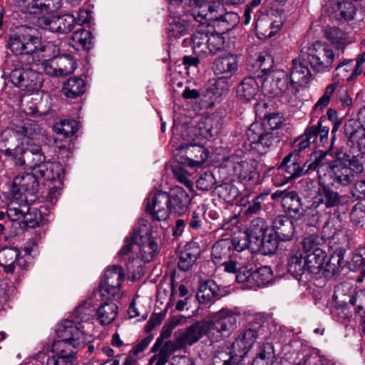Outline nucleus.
Instances as JSON below:
<instances>
[{"instance_id": "1", "label": "nucleus", "mask_w": 365, "mask_h": 365, "mask_svg": "<svg viewBox=\"0 0 365 365\" xmlns=\"http://www.w3.org/2000/svg\"><path fill=\"white\" fill-rule=\"evenodd\" d=\"M325 156V153H316L312 155L309 160H307L301 165L298 162L299 159L298 153H290L284 158L278 166V169L282 170L287 180H294L316 170H317L319 163L324 160Z\"/></svg>"}, {"instance_id": "2", "label": "nucleus", "mask_w": 365, "mask_h": 365, "mask_svg": "<svg viewBox=\"0 0 365 365\" xmlns=\"http://www.w3.org/2000/svg\"><path fill=\"white\" fill-rule=\"evenodd\" d=\"M324 160L319 163L317 168L319 178L328 177L331 180L332 185L346 186L352 183L355 180V175L351 168H349L341 158V154H338L336 158L330 163H324Z\"/></svg>"}, {"instance_id": "3", "label": "nucleus", "mask_w": 365, "mask_h": 365, "mask_svg": "<svg viewBox=\"0 0 365 365\" xmlns=\"http://www.w3.org/2000/svg\"><path fill=\"white\" fill-rule=\"evenodd\" d=\"M246 135L250 149L260 155L269 152L280 141L277 133H269L258 122L250 125Z\"/></svg>"}, {"instance_id": "4", "label": "nucleus", "mask_w": 365, "mask_h": 365, "mask_svg": "<svg viewBox=\"0 0 365 365\" xmlns=\"http://www.w3.org/2000/svg\"><path fill=\"white\" fill-rule=\"evenodd\" d=\"M31 29H24L10 36L7 46L15 55H35L44 52L46 46L41 44L40 38L32 34Z\"/></svg>"}, {"instance_id": "5", "label": "nucleus", "mask_w": 365, "mask_h": 365, "mask_svg": "<svg viewBox=\"0 0 365 365\" xmlns=\"http://www.w3.org/2000/svg\"><path fill=\"white\" fill-rule=\"evenodd\" d=\"M193 50L197 55L215 54L225 47V38L219 32H210L207 28H200L192 35Z\"/></svg>"}, {"instance_id": "6", "label": "nucleus", "mask_w": 365, "mask_h": 365, "mask_svg": "<svg viewBox=\"0 0 365 365\" xmlns=\"http://www.w3.org/2000/svg\"><path fill=\"white\" fill-rule=\"evenodd\" d=\"M302 53L314 71L325 73L332 68L335 54L329 45L317 41L307 49V52Z\"/></svg>"}, {"instance_id": "7", "label": "nucleus", "mask_w": 365, "mask_h": 365, "mask_svg": "<svg viewBox=\"0 0 365 365\" xmlns=\"http://www.w3.org/2000/svg\"><path fill=\"white\" fill-rule=\"evenodd\" d=\"M210 334L212 342H219L228 338L237 324V315L227 309H222L217 312L210 322Z\"/></svg>"}, {"instance_id": "8", "label": "nucleus", "mask_w": 365, "mask_h": 365, "mask_svg": "<svg viewBox=\"0 0 365 365\" xmlns=\"http://www.w3.org/2000/svg\"><path fill=\"white\" fill-rule=\"evenodd\" d=\"M43 71L53 77H62L71 74L76 68L74 58L69 54L55 56L41 63Z\"/></svg>"}, {"instance_id": "9", "label": "nucleus", "mask_w": 365, "mask_h": 365, "mask_svg": "<svg viewBox=\"0 0 365 365\" xmlns=\"http://www.w3.org/2000/svg\"><path fill=\"white\" fill-rule=\"evenodd\" d=\"M11 82L21 89L33 91L42 83L41 74L34 69L21 68L14 69L9 75Z\"/></svg>"}, {"instance_id": "10", "label": "nucleus", "mask_w": 365, "mask_h": 365, "mask_svg": "<svg viewBox=\"0 0 365 365\" xmlns=\"http://www.w3.org/2000/svg\"><path fill=\"white\" fill-rule=\"evenodd\" d=\"M72 320L65 319L56 327V335L58 339L53 342H73L80 341L81 342H91L92 336L86 334L81 330V328L74 324Z\"/></svg>"}, {"instance_id": "11", "label": "nucleus", "mask_w": 365, "mask_h": 365, "mask_svg": "<svg viewBox=\"0 0 365 365\" xmlns=\"http://www.w3.org/2000/svg\"><path fill=\"white\" fill-rule=\"evenodd\" d=\"M125 279L123 267L120 265L109 267L101 281L100 289L102 296L115 297L119 294L122 282Z\"/></svg>"}, {"instance_id": "12", "label": "nucleus", "mask_w": 365, "mask_h": 365, "mask_svg": "<svg viewBox=\"0 0 365 365\" xmlns=\"http://www.w3.org/2000/svg\"><path fill=\"white\" fill-rule=\"evenodd\" d=\"M38 175L24 173L16 176L13 180L12 191L16 198L27 201L28 195L33 196L38 189Z\"/></svg>"}, {"instance_id": "13", "label": "nucleus", "mask_w": 365, "mask_h": 365, "mask_svg": "<svg viewBox=\"0 0 365 365\" xmlns=\"http://www.w3.org/2000/svg\"><path fill=\"white\" fill-rule=\"evenodd\" d=\"M146 210L155 220L158 221L167 220L170 215L168 192L158 191L150 194L147 198Z\"/></svg>"}, {"instance_id": "14", "label": "nucleus", "mask_w": 365, "mask_h": 365, "mask_svg": "<svg viewBox=\"0 0 365 365\" xmlns=\"http://www.w3.org/2000/svg\"><path fill=\"white\" fill-rule=\"evenodd\" d=\"M46 158L39 145L28 144L26 147L21 145L19 155L15 158V164L19 166H26L32 169L40 165L45 160Z\"/></svg>"}, {"instance_id": "15", "label": "nucleus", "mask_w": 365, "mask_h": 365, "mask_svg": "<svg viewBox=\"0 0 365 365\" xmlns=\"http://www.w3.org/2000/svg\"><path fill=\"white\" fill-rule=\"evenodd\" d=\"M273 76L275 78L276 86L270 88V81L263 85V91L272 96L284 95L287 98H292L296 96L299 88L291 83L289 86V80L287 74L282 71H273Z\"/></svg>"}, {"instance_id": "16", "label": "nucleus", "mask_w": 365, "mask_h": 365, "mask_svg": "<svg viewBox=\"0 0 365 365\" xmlns=\"http://www.w3.org/2000/svg\"><path fill=\"white\" fill-rule=\"evenodd\" d=\"M343 203V197L328 186H322L315 197L311 208L317 213L325 212L326 208L339 207Z\"/></svg>"}, {"instance_id": "17", "label": "nucleus", "mask_w": 365, "mask_h": 365, "mask_svg": "<svg viewBox=\"0 0 365 365\" xmlns=\"http://www.w3.org/2000/svg\"><path fill=\"white\" fill-rule=\"evenodd\" d=\"M0 266L6 273L13 274L16 268L27 269L29 264L17 248L4 247L0 250Z\"/></svg>"}, {"instance_id": "18", "label": "nucleus", "mask_w": 365, "mask_h": 365, "mask_svg": "<svg viewBox=\"0 0 365 365\" xmlns=\"http://www.w3.org/2000/svg\"><path fill=\"white\" fill-rule=\"evenodd\" d=\"M308 64L309 61L303 53H301L299 58L292 61L290 81L298 88L299 86L307 84L312 78Z\"/></svg>"}, {"instance_id": "19", "label": "nucleus", "mask_w": 365, "mask_h": 365, "mask_svg": "<svg viewBox=\"0 0 365 365\" xmlns=\"http://www.w3.org/2000/svg\"><path fill=\"white\" fill-rule=\"evenodd\" d=\"M207 335L212 341V336L210 334V326L208 322L200 324L197 322L186 329L179 330L175 333L176 342H197L203 336Z\"/></svg>"}, {"instance_id": "20", "label": "nucleus", "mask_w": 365, "mask_h": 365, "mask_svg": "<svg viewBox=\"0 0 365 365\" xmlns=\"http://www.w3.org/2000/svg\"><path fill=\"white\" fill-rule=\"evenodd\" d=\"M168 194L170 214L181 215L187 210L191 198L182 187L175 186Z\"/></svg>"}, {"instance_id": "21", "label": "nucleus", "mask_w": 365, "mask_h": 365, "mask_svg": "<svg viewBox=\"0 0 365 365\" xmlns=\"http://www.w3.org/2000/svg\"><path fill=\"white\" fill-rule=\"evenodd\" d=\"M274 200H280L286 211L295 215H301L303 211L300 198L297 192L287 190H277L271 195Z\"/></svg>"}, {"instance_id": "22", "label": "nucleus", "mask_w": 365, "mask_h": 365, "mask_svg": "<svg viewBox=\"0 0 365 365\" xmlns=\"http://www.w3.org/2000/svg\"><path fill=\"white\" fill-rule=\"evenodd\" d=\"M21 137L16 129H6L0 135V150L7 156L19 155Z\"/></svg>"}, {"instance_id": "23", "label": "nucleus", "mask_w": 365, "mask_h": 365, "mask_svg": "<svg viewBox=\"0 0 365 365\" xmlns=\"http://www.w3.org/2000/svg\"><path fill=\"white\" fill-rule=\"evenodd\" d=\"M213 71L217 76L231 78L238 69V59L236 55L228 53L215 59Z\"/></svg>"}, {"instance_id": "24", "label": "nucleus", "mask_w": 365, "mask_h": 365, "mask_svg": "<svg viewBox=\"0 0 365 365\" xmlns=\"http://www.w3.org/2000/svg\"><path fill=\"white\" fill-rule=\"evenodd\" d=\"M330 248L332 250V253L329 261L325 266L324 265L322 272V275L325 277H331L339 273L346 264L344 259L346 250L339 245L335 247L330 246Z\"/></svg>"}, {"instance_id": "25", "label": "nucleus", "mask_w": 365, "mask_h": 365, "mask_svg": "<svg viewBox=\"0 0 365 365\" xmlns=\"http://www.w3.org/2000/svg\"><path fill=\"white\" fill-rule=\"evenodd\" d=\"M271 230L282 242L292 240L294 234L293 222L285 215H279L272 222Z\"/></svg>"}, {"instance_id": "26", "label": "nucleus", "mask_w": 365, "mask_h": 365, "mask_svg": "<svg viewBox=\"0 0 365 365\" xmlns=\"http://www.w3.org/2000/svg\"><path fill=\"white\" fill-rule=\"evenodd\" d=\"M63 168L60 163L44 160L43 163L35 168L34 173L46 180L58 181L61 183L63 180Z\"/></svg>"}, {"instance_id": "27", "label": "nucleus", "mask_w": 365, "mask_h": 365, "mask_svg": "<svg viewBox=\"0 0 365 365\" xmlns=\"http://www.w3.org/2000/svg\"><path fill=\"white\" fill-rule=\"evenodd\" d=\"M212 259L217 265L225 264L235 255L232 243L230 239H222L214 244L212 248Z\"/></svg>"}, {"instance_id": "28", "label": "nucleus", "mask_w": 365, "mask_h": 365, "mask_svg": "<svg viewBox=\"0 0 365 365\" xmlns=\"http://www.w3.org/2000/svg\"><path fill=\"white\" fill-rule=\"evenodd\" d=\"M259 91V85L254 77L243 78L237 87V97L242 102H250L255 98Z\"/></svg>"}, {"instance_id": "29", "label": "nucleus", "mask_w": 365, "mask_h": 365, "mask_svg": "<svg viewBox=\"0 0 365 365\" xmlns=\"http://www.w3.org/2000/svg\"><path fill=\"white\" fill-rule=\"evenodd\" d=\"M287 271L294 278L299 279L307 271L305 256L302 251L298 250L289 254L287 262Z\"/></svg>"}, {"instance_id": "30", "label": "nucleus", "mask_w": 365, "mask_h": 365, "mask_svg": "<svg viewBox=\"0 0 365 365\" xmlns=\"http://www.w3.org/2000/svg\"><path fill=\"white\" fill-rule=\"evenodd\" d=\"M200 252V247L196 242L188 243L180 252L178 264L179 269L183 272L189 270L197 260Z\"/></svg>"}, {"instance_id": "31", "label": "nucleus", "mask_w": 365, "mask_h": 365, "mask_svg": "<svg viewBox=\"0 0 365 365\" xmlns=\"http://www.w3.org/2000/svg\"><path fill=\"white\" fill-rule=\"evenodd\" d=\"M326 258L327 253L324 250H318L315 252L307 254L305 259L307 272L312 274L322 273Z\"/></svg>"}, {"instance_id": "32", "label": "nucleus", "mask_w": 365, "mask_h": 365, "mask_svg": "<svg viewBox=\"0 0 365 365\" xmlns=\"http://www.w3.org/2000/svg\"><path fill=\"white\" fill-rule=\"evenodd\" d=\"M213 19V21L217 22V26L221 27L222 32L230 31L234 28L239 22V16L235 12H224V6H222V11L219 10L218 13L215 12V15L210 16Z\"/></svg>"}, {"instance_id": "33", "label": "nucleus", "mask_w": 365, "mask_h": 365, "mask_svg": "<svg viewBox=\"0 0 365 365\" xmlns=\"http://www.w3.org/2000/svg\"><path fill=\"white\" fill-rule=\"evenodd\" d=\"M175 344H154L152 351L155 354L150 361V364L155 361V365H165L169 357L174 353L177 346Z\"/></svg>"}, {"instance_id": "34", "label": "nucleus", "mask_w": 365, "mask_h": 365, "mask_svg": "<svg viewBox=\"0 0 365 365\" xmlns=\"http://www.w3.org/2000/svg\"><path fill=\"white\" fill-rule=\"evenodd\" d=\"M139 257L145 262L153 259L158 250L157 243L148 236H139L138 240Z\"/></svg>"}, {"instance_id": "35", "label": "nucleus", "mask_w": 365, "mask_h": 365, "mask_svg": "<svg viewBox=\"0 0 365 365\" xmlns=\"http://www.w3.org/2000/svg\"><path fill=\"white\" fill-rule=\"evenodd\" d=\"M92 34L86 29H80L73 33L69 44L76 49L89 50L92 46Z\"/></svg>"}, {"instance_id": "36", "label": "nucleus", "mask_w": 365, "mask_h": 365, "mask_svg": "<svg viewBox=\"0 0 365 365\" xmlns=\"http://www.w3.org/2000/svg\"><path fill=\"white\" fill-rule=\"evenodd\" d=\"M234 175L241 180L250 181L255 174V167L252 162L240 160L232 163Z\"/></svg>"}, {"instance_id": "37", "label": "nucleus", "mask_w": 365, "mask_h": 365, "mask_svg": "<svg viewBox=\"0 0 365 365\" xmlns=\"http://www.w3.org/2000/svg\"><path fill=\"white\" fill-rule=\"evenodd\" d=\"M279 241V239L270 230L257 241H254V245L260 248L264 255H272L277 250Z\"/></svg>"}, {"instance_id": "38", "label": "nucleus", "mask_w": 365, "mask_h": 365, "mask_svg": "<svg viewBox=\"0 0 365 365\" xmlns=\"http://www.w3.org/2000/svg\"><path fill=\"white\" fill-rule=\"evenodd\" d=\"M93 313L94 309L93 307L92 303L90 300H87L83 303L81 304L73 311L72 314V321L75 324H78L83 322H89L90 321L93 319Z\"/></svg>"}, {"instance_id": "39", "label": "nucleus", "mask_w": 365, "mask_h": 365, "mask_svg": "<svg viewBox=\"0 0 365 365\" xmlns=\"http://www.w3.org/2000/svg\"><path fill=\"white\" fill-rule=\"evenodd\" d=\"M118 306L113 302H107L101 304L97 309L98 319L101 324H109L116 317Z\"/></svg>"}, {"instance_id": "40", "label": "nucleus", "mask_w": 365, "mask_h": 365, "mask_svg": "<svg viewBox=\"0 0 365 365\" xmlns=\"http://www.w3.org/2000/svg\"><path fill=\"white\" fill-rule=\"evenodd\" d=\"M63 93L71 98H76L85 92V83L81 78H69L62 88Z\"/></svg>"}, {"instance_id": "41", "label": "nucleus", "mask_w": 365, "mask_h": 365, "mask_svg": "<svg viewBox=\"0 0 365 365\" xmlns=\"http://www.w3.org/2000/svg\"><path fill=\"white\" fill-rule=\"evenodd\" d=\"M179 149L185 150V155L187 158L192 162L201 163L208 157L207 150L204 147L195 144H186L185 146L181 145Z\"/></svg>"}, {"instance_id": "42", "label": "nucleus", "mask_w": 365, "mask_h": 365, "mask_svg": "<svg viewBox=\"0 0 365 365\" xmlns=\"http://www.w3.org/2000/svg\"><path fill=\"white\" fill-rule=\"evenodd\" d=\"M218 287L213 281H206L200 284L197 298L202 303L213 300L218 295Z\"/></svg>"}, {"instance_id": "43", "label": "nucleus", "mask_w": 365, "mask_h": 365, "mask_svg": "<svg viewBox=\"0 0 365 365\" xmlns=\"http://www.w3.org/2000/svg\"><path fill=\"white\" fill-rule=\"evenodd\" d=\"M46 365H76V353L61 350L56 355L48 358Z\"/></svg>"}, {"instance_id": "44", "label": "nucleus", "mask_w": 365, "mask_h": 365, "mask_svg": "<svg viewBox=\"0 0 365 365\" xmlns=\"http://www.w3.org/2000/svg\"><path fill=\"white\" fill-rule=\"evenodd\" d=\"M228 349L230 358L224 361L223 365H237L247 354L250 348L245 344H231Z\"/></svg>"}, {"instance_id": "45", "label": "nucleus", "mask_w": 365, "mask_h": 365, "mask_svg": "<svg viewBox=\"0 0 365 365\" xmlns=\"http://www.w3.org/2000/svg\"><path fill=\"white\" fill-rule=\"evenodd\" d=\"M205 7L207 9V11L204 14V10L200 11L199 10H195L192 12V16L194 20L199 23L204 28L203 25L207 24V21H213V19L210 18V16L215 15V12L218 13L219 10L222 11V5L220 4H214L212 5H205Z\"/></svg>"}, {"instance_id": "46", "label": "nucleus", "mask_w": 365, "mask_h": 365, "mask_svg": "<svg viewBox=\"0 0 365 365\" xmlns=\"http://www.w3.org/2000/svg\"><path fill=\"white\" fill-rule=\"evenodd\" d=\"M268 225L265 220L262 217H257L252 220L248 232V235L254 241H257L261 237L269 232Z\"/></svg>"}, {"instance_id": "47", "label": "nucleus", "mask_w": 365, "mask_h": 365, "mask_svg": "<svg viewBox=\"0 0 365 365\" xmlns=\"http://www.w3.org/2000/svg\"><path fill=\"white\" fill-rule=\"evenodd\" d=\"M78 129V123L75 120H63L56 123L53 126L54 132L64 137H69L74 135Z\"/></svg>"}, {"instance_id": "48", "label": "nucleus", "mask_w": 365, "mask_h": 365, "mask_svg": "<svg viewBox=\"0 0 365 365\" xmlns=\"http://www.w3.org/2000/svg\"><path fill=\"white\" fill-rule=\"evenodd\" d=\"M230 240L232 243V250L237 252L250 248L252 244H254V240L251 239L247 232H240Z\"/></svg>"}, {"instance_id": "49", "label": "nucleus", "mask_w": 365, "mask_h": 365, "mask_svg": "<svg viewBox=\"0 0 365 365\" xmlns=\"http://www.w3.org/2000/svg\"><path fill=\"white\" fill-rule=\"evenodd\" d=\"M269 17L265 16L264 15L259 18L255 22V29L259 35H261L262 38H269L272 37L276 31L271 25Z\"/></svg>"}, {"instance_id": "50", "label": "nucleus", "mask_w": 365, "mask_h": 365, "mask_svg": "<svg viewBox=\"0 0 365 365\" xmlns=\"http://www.w3.org/2000/svg\"><path fill=\"white\" fill-rule=\"evenodd\" d=\"M315 128H310L309 127L305 130L304 134L300 135L298 139V144L297 147V150H294V152L299 153L306 148H309L312 144L316 143Z\"/></svg>"}, {"instance_id": "51", "label": "nucleus", "mask_w": 365, "mask_h": 365, "mask_svg": "<svg viewBox=\"0 0 365 365\" xmlns=\"http://www.w3.org/2000/svg\"><path fill=\"white\" fill-rule=\"evenodd\" d=\"M323 243V238L315 235L306 237L302 242L303 250L306 254L315 252L318 250H324Z\"/></svg>"}, {"instance_id": "52", "label": "nucleus", "mask_w": 365, "mask_h": 365, "mask_svg": "<svg viewBox=\"0 0 365 365\" xmlns=\"http://www.w3.org/2000/svg\"><path fill=\"white\" fill-rule=\"evenodd\" d=\"M16 129L20 137L26 136L29 138H34L41 133V128L33 120H27L20 128Z\"/></svg>"}, {"instance_id": "53", "label": "nucleus", "mask_w": 365, "mask_h": 365, "mask_svg": "<svg viewBox=\"0 0 365 365\" xmlns=\"http://www.w3.org/2000/svg\"><path fill=\"white\" fill-rule=\"evenodd\" d=\"M268 196V193H260L255 197L249 202L247 207L245 210L244 214L246 217L257 215L262 208V205Z\"/></svg>"}, {"instance_id": "54", "label": "nucleus", "mask_w": 365, "mask_h": 365, "mask_svg": "<svg viewBox=\"0 0 365 365\" xmlns=\"http://www.w3.org/2000/svg\"><path fill=\"white\" fill-rule=\"evenodd\" d=\"M236 281L238 283L244 284V287L247 289L257 288L255 277L253 271L243 269L237 272L236 274Z\"/></svg>"}, {"instance_id": "55", "label": "nucleus", "mask_w": 365, "mask_h": 365, "mask_svg": "<svg viewBox=\"0 0 365 365\" xmlns=\"http://www.w3.org/2000/svg\"><path fill=\"white\" fill-rule=\"evenodd\" d=\"M344 128V134L350 142L356 139L360 133H364V130L358 119H349L345 123Z\"/></svg>"}, {"instance_id": "56", "label": "nucleus", "mask_w": 365, "mask_h": 365, "mask_svg": "<svg viewBox=\"0 0 365 365\" xmlns=\"http://www.w3.org/2000/svg\"><path fill=\"white\" fill-rule=\"evenodd\" d=\"M231 86L230 78L223 76H218L212 84V92L217 96L227 95Z\"/></svg>"}, {"instance_id": "57", "label": "nucleus", "mask_w": 365, "mask_h": 365, "mask_svg": "<svg viewBox=\"0 0 365 365\" xmlns=\"http://www.w3.org/2000/svg\"><path fill=\"white\" fill-rule=\"evenodd\" d=\"M338 12L339 19L347 21L354 19L356 9L351 2L343 1L338 4Z\"/></svg>"}, {"instance_id": "58", "label": "nucleus", "mask_w": 365, "mask_h": 365, "mask_svg": "<svg viewBox=\"0 0 365 365\" xmlns=\"http://www.w3.org/2000/svg\"><path fill=\"white\" fill-rule=\"evenodd\" d=\"M29 210V207L26 203L16 206L15 202H11L7 209L6 215L11 221H17L23 220Z\"/></svg>"}, {"instance_id": "59", "label": "nucleus", "mask_w": 365, "mask_h": 365, "mask_svg": "<svg viewBox=\"0 0 365 365\" xmlns=\"http://www.w3.org/2000/svg\"><path fill=\"white\" fill-rule=\"evenodd\" d=\"M254 277L257 280V287L265 286L272 279V272L269 267H262L258 269L253 271Z\"/></svg>"}, {"instance_id": "60", "label": "nucleus", "mask_w": 365, "mask_h": 365, "mask_svg": "<svg viewBox=\"0 0 365 365\" xmlns=\"http://www.w3.org/2000/svg\"><path fill=\"white\" fill-rule=\"evenodd\" d=\"M220 197L227 201L235 200L239 195L238 189L231 183H223L217 187Z\"/></svg>"}, {"instance_id": "61", "label": "nucleus", "mask_w": 365, "mask_h": 365, "mask_svg": "<svg viewBox=\"0 0 365 365\" xmlns=\"http://www.w3.org/2000/svg\"><path fill=\"white\" fill-rule=\"evenodd\" d=\"M341 160L346 163L349 168H351L354 174L361 173L364 170L363 163L361 158L356 155H350L347 153H340Z\"/></svg>"}, {"instance_id": "62", "label": "nucleus", "mask_w": 365, "mask_h": 365, "mask_svg": "<svg viewBox=\"0 0 365 365\" xmlns=\"http://www.w3.org/2000/svg\"><path fill=\"white\" fill-rule=\"evenodd\" d=\"M216 184V180L212 173L206 172L200 175L196 182L197 187L203 191L212 190Z\"/></svg>"}, {"instance_id": "63", "label": "nucleus", "mask_w": 365, "mask_h": 365, "mask_svg": "<svg viewBox=\"0 0 365 365\" xmlns=\"http://www.w3.org/2000/svg\"><path fill=\"white\" fill-rule=\"evenodd\" d=\"M327 38L333 43H344L346 39V34L337 27H329L325 29Z\"/></svg>"}, {"instance_id": "64", "label": "nucleus", "mask_w": 365, "mask_h": 365, "mask_svg": "<svg viewBox=\"0 0 365 365\" xmlns=\"http://www.w3.org/2000/svg\"><path fill=\"white\" fill-rule=\"evenodd\" d=\"M349 266L353 271L365 266V247L359 248L355 251Z\"/></svg>"}]
</instances>
